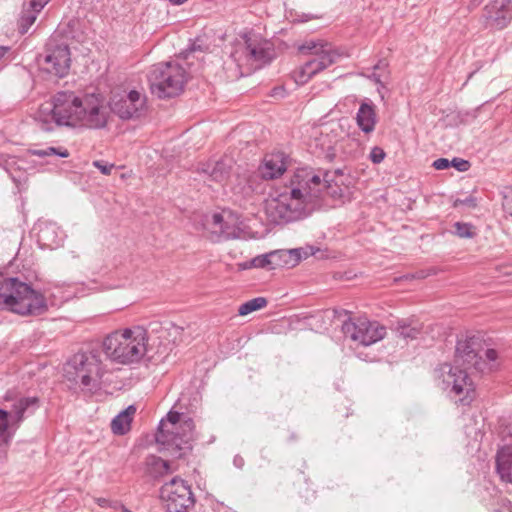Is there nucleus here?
<instances>
[{
	"label": "nucleus",
	"instance_id": "f257e3e1",
	"mask_svg": "<svg viewBox=\"0 0 512 512\" xmlns=\"http://www.w3.org/2000/svg\"><path fill=\"white\" fill-rule=\"evenodd\" d=\"M330 172L321 176L313 168H298L276 198L266 205V214L275 224L304 219L320 206L323 193L334 195Z\"/></svg>",
	"mask_w": 512,
	"mask_h": 512
},
{
	"label": "nucleus",
	"instance_id": "f03ea898",
	"mask_svg": "<svg viewBox=\"0 0 512 512\" xmlns=\"http://www.w3.org/2000/svg\"><path fill=\"white\" fill-rule=\"evenodd\" d=\"M35 120L46 132L55 126L101 129L107 124L108 110L103 99L94 94L81 98L72 91H59L51 104L39 108Z\"/></svg>",
	"mask_w": 512,
	"mask_h": 512
},
{
	"label": "nucleus",
	"instance_id": "7ed1b4c3",
	"mask_svg": "<svg viewBox=\"0 0 512 512\" xmlns=\"http://www.w3.org/2000/svg\"><path fill=\"white\" fill-rule=\"evenodd\" d=\"M45 296L16 277L0 274V310H8L21 316H36L46 312Z\"/></svg>",
	"mask_w": 512,
	"mask_h": 512
},
{
	"label": "nucleus",
	"instance_id": "20e7f679",
	"mask_svg": "<svg viewBox=\"0 0 512 512\" xmlns=\"http://www.w3.org/2000/svg\"><path fill=\"white\" fill-rule=\"evenodd\" d=\"M147 341V329L135 326L107 335L102 350L111 361L126 365L142 359L147 351Z\"/></svg>",
	"mask_w": 512,
	"mask_h": 512
},
{
	"label": "nucleus",
	"instance_id": "39448f33",
	"mask_svg": "<svg viewBox=\"0 0 512 512\" xmlns=\"http://www.w3.org/2000/svg\"><path fill=\"white\" fill-rule=\"evenodd\" d=\"M194 421L176 411L168 412L165 419L159 423L155 434L157 444L175 458H182L192 450V442L195 439Z\"/></svg>",
	"mask_w": 512,
	"mask_h": 512
},
{
	"label": "nucleus",
	"instance_id": "423d86ee",
	"mask_svg": "<svg viewBox=\"0 0 512 512\" xmlns=\"http://www.w3.org/2000/svg\"><path fill=\"white\" fill-rule=\"evenodd\" d=\"M147 79L151 93L160 99H166L182 93L187 82V73L177 62H160L150 68Z\"/></svg>",
	"mask_w": 512,
	"mask_h": 512
},
{
	"label": "nucleus",
	"instance_id": "0eeeda50",
	"mask_svg": "<svg viewBox=\"0 0 512 512\" xmlns=\"http://www.w3.org/2000/svg\"><path fill=\"white\" fill-rule=\"evenodd\" d=\"M64 371L70 382L81 384L89 390L98 387L104 373L100 352L90 350L74 354L66 363Z\"/></svg>",
	"mask_w": 512,
	"mask_h": 512
},
{
	"label": "nucleus",
	"instance_id": "6e6552de",
	"mask_svg": "<svg viewBox=\"0 0 512 512\" xmlns=\"http://www.w3.org/2000/svg\"><path fill=\"white\" fill-rule=\"evenodd\" d=\"M467 370L449 363L440 364L435 370L436 377L442 381L444 389H450L455 395H463L459 399L463 405L472 402L475 391Z\"/></svg>",
	"mask_w": 512,
	"mask_h": 512
},
{
	"label": "nucleus",
	"instance_id": "1a4fd4ad",
	"mask_svg": "<svg viewBox=\"0 0 512 512\" xmlns=\"http://www.w3.org/2000/svg\"><path fill=\"white\" fill-rule=\"evenodd\" d=\"M160 498L167 512H189L195 504L191 487L178 476L160 488Z\"/></svg>",
	"mask_w": 512,
	"mask_h": 512
},
{
	"label": "nucleus",
	"instance_id": "9d476101",
	"mask_svg": "<svg viewBox=\"0 0 512 512\" xmlns=\"http://www.w3.org/2000/svg\"><path fill=\"white\" fill-rule=\"evenodd\" d=\"M342 332L352 341L363 346H370L385 337L386 327L377 321L359 317L345 321L342 325Z\"/></svg>",
	"mask_w": 512,
	"mask_h": 512
},
{
	"label": "nucleus",
	"instance_id": "9b49d317",
	"mask_svg": "<svg viewBox=\"0 0 512 512\" xmlns=\"http://www.w3.org/2000/svg\"><path fill=\"white\" fill-rule=\"evenodd\" d=\"M203 226L213 242L239 238L241 234L239 218L227 210L205 215Z\"/></svg>",
	"mask_w": 512,
	"mask_h": 512
},
{
	"label": "nucleus",
	"instance_id": "f8f14e48",
	"mask_svg": "<svg viewBox=\"0 0 512 512\" xmlns=\"http://www.w3.org/2000/svg\"><path fill=\"white\" fill-rule=\"evenodd\" d=\"M243 39L244 46L241 55L245 57L248 64L255 69H260L272 61L274 49L271 42L255 33L245 34Z\"/></svg>",
	"mask_w": 512,
	"mask_h": 512
},
{
	"label": "nucleus",
	"instance_id": "ddd939ff",
	"mask_svg": "<svg viewBox=\"0 0 512 512\" xmlns=\"http://www.w3.org/2000/svg\"><path fill=\"white\" fill-rule=\"evenodd\" d=\"M479 347L480 340L475 336L459 339L455 348V362L466 369L483 373L488 368V363L483 360Z\"/></svg>",
	"mask_w": 512,
	"mask_h": 512
},
{
	"label": "nucleus",
	"instance_id": "4468645a",
	"mask_svg": "<svg viewBox=\"0 0 512 512\" xmlns=\"http://www.w3.org/2000/svg\"><path fill=\"white\" fill-rule=\"evenodd\" d=\"M486 27L501 30L512 20V0H493L483 9Z\"/></svg>",
	"mask_w": 512,
	"mask_h": 512
},
{
	"label": "nucleus",
	"instance_id": "2eb2a0df",
	"mask_svg": "<svg viewBox=\"0 0 512 512\" xmlns=\"http://www.w3.org/2000/svg\"><path fill=\"white\" fill-rule=\"evenodd\" d=\"M338 57L339 54L336 51L322 52L315 55L293 72L295 82L297 84L307 83L314 75L335 63Z\"/></svg>",
	"mask_w": 512,
	"mask_h": 512
},
{
	"label": "nucleus",
	"instance_id": "dca6fc26",
	"mask_svg": "<svg viewBox=\"0 0 512 512\" xmlns=\"http://www.w3.org/2000/svg\"><path fill=\"white\" fill-rule=\"evenodd\" d=\"M70 49L67 45L61 44L54 48L47 49L44 57V69L52 75L63 78L70 69Z\"/></svg>",
	"mask_w": 512,
	"mask_h": 512
},
{
	"label": "nucleus",
	"instance_id": "f3484780",
	"mask_svg": "<svg viewBox=\"0 0 512 512\" xmlns=\"http://www.w3.org/2000/svg\"><path fill=\"white\" fill-rule=\"evenodd\" d=\"M145 106V96L136 90H131L125 97L113 100L111 110L121 119L138 117Z\"/></svg>",
	"mask_w": 512,
	"mask_h": 512
},
{
	"label": "nucleus",
	"instance_id": "a211bd4d",
	"mask_svg": "<svg viewBox=\"0 0 512 512\" xmlns=\"http://www.w3.org/2000/svg\"><path fill=\"white\" fill-rule=\"evenodd\" d=\"M288 157L284 152H274L264 157L259 166V174L265 180H272L284 174L287 170Z\"/></svg>",
	"mask_w": 512,
	"mask_h": 512
},
{
	"label": "nucleus",
	"instance_id": "6ab92c4d",
	"mask_svg": "<svg viewBox=\"0 0 512 512\" xmlns=\"http://www.w3.org/2000/svg\"><path fill=\"white\" fill-rule=\"evenodd\" d=\"M424 325L415 317L401 318L391 322L390 329L404 340H416L423 333Z\"/></svg>",
	"mask_w": 512,
	"mask_h": 512
},
{
	"label": "nucleus",
	"instance_id": "aec40b11",
	"mask_svg": "<svg viewBox=\"0 0 512 512\" xmlns=\"http://www.w3.org/2000/svg\"><path fill=\"white\" fill-rule=\"evenodd\" d=\"M231 165L227 159L210 160L198 166L197 171L208 176L211 181L222 183L229 177Z\"/></svg>",
	"mask_w": 512,
	"mask_h": 512
},
{
	"label": "nucleus",
	"instance_id": "412c9836",
	"mask_svg": "<svg viewBox=\"0 0 512 512\" xmlns=\"http://www.w3.org/2000/svg\"><path fill=\"white\" fill-rule=\"evenodd\" d=\"M172 473L170 463L154 454L148 455L144 460V474L153 479L161 480L163 477Z\"/></svg>",
	"mask_w": 512,
	"mask_h": 512
},
{
	"label": "nucleus",
	"instance_id": "4be33fe9",
	"mask_svg": "<svg viewBox=\"0 0 512 512\" xmlns=\"http://www.w3.org/2000/svg\"><path fill=\"white\" fill-rule=\"evenodd\" d=\"M376 121L377 116L373 103L367 101L362 102L356 114V122L358 127L365 134H369L374 131Z\"/></svg>",
	"mask_w": 512,
	"mask_h": 512
},
{
	"label": "nucleus",
	"instance_id": "5701e85b",
	"mask_svg": "<svg viewBox=\"0 0 512 512\" xmlns=\"http://www.w3.org/2000/svg\"><path fill=\"white\" fill-rule=\"evenodd\" d=\"M496 471L504 482H512V447L500 448L496 455Z\"/></svg>",
	"mask_w": 512,
	"mask_h": 512
},
{
	"label": "nucleus",
	"instance_id": "b1692460",
	"mask_svg": "<svg viewBox=\"0 0 512 512\" xmlns=\"http://www.w3.org/2000/svg\"><path fill=\"white\" fill-rule=\"evenodd\" d=\"M136 413V407L129 405L111 421V430L115 435H125L131 429V423Z\"/></svg>",
	"mask_w": 512,
	"mask_h": 512
},
{
	"label": "nucleus",
	"instance_id": "393cba45",
	"mask_svg": "<svg viewBox=\"0 0 512 512\" xmlns=\"http://www.w3.org/2000/svg\"><path fill=\"white\" fill-rule=\"evenodd\" d=\"M271 255L275 256L272 261L277 263L273 264L274 269L278 267H294L301 260L300 250H275L271 252Z\"/></svg>",
	"mask_w": 512,
	"mask_h": 512
},
{
	"label": "nucleus",
	"instance_id": "a878e982",
	"mask_svg": "<svg viewBox=\"0 0 512 512\" xmlns=\"http://www.w3.org/2000/svg\"><path fill=\"white\" fill-rule=\"evenodd\" d=\"M38 239L43 245L50 248L59 246L63 240L62 237H58L57 227L53 224H47L41 228Z\"/></svg>",
	"mask_w": 512,
	"mask_h": 512
},
{
	"label": "nucleus",
	"instance_id": "bb28decb",
	"mask_svg": "<svg viewBox=\"0 0 512 512\" xmlns=\"http://www.w3.org/2000/svg\"><path fill=\"white\" fill-rule=\"evenodd\" d=\"M298 50L303 54H312L314 56L322 52L334 51L330 44L316 40L305 41L298 47Z\"/></svg>",
	"mask_w": 512,
	"mask_h": 512
},
{
	"label": "nucleus",
	"instance_id": "cd10ccee",
	"mask_svg": "<svg viewBox=\"0 0 512 512\" xmlns=\"http://www.w3.org/2000/svg\"><path fill=\"white\" fill-rule=\"evenodd\" d=\"M30 154L33 156H37L40 158L57 156L61 158H67L70 156V153L67 148L63 146L53 147L49 146L43 149H30Z\"/></svg>",
	"mask_w": 512,
	"mask_h": 512
},
{
	"label": "nucleus",
	"instance_id": "c85d7f7f",
	"mask_svg": "<svg viewBox=\"0 0 512 512\" xmlns=\"http://www.w3.org/2000/svg\"><path fill=\"white\" fill-rule=\"evenodd\" d=\"M267 305V299L264 297L253 298L240 305L238 313L241 316L248 315L254 311L264 308Z\"/></svg>",
	"mask_w": 512,
	"mask_h": 512
},
{
	"label": "nucleus",
	"instance_id": "c756f323",
	"mask_svg": "<svg viewBox=\"0 0 512 512\" xmlns=\"http://www.w3.org/2000/svg\"><path fill=\"white\" fill-rule=\"evenodd\" d=\"M37 19V14L35 12L30 11L26 8V5H23V9L21 12V16L19 19V31L21 34H25L28 32L29 28L34 24Z\"/></svg>",
	"mask_w": 512,
	"mask_h": 512
},
{
	"label": "nucleus",
	"instance_id": "7c9ffc66",
	"mask_svg": "<svg viewBox=\"0 0 512 512\" xmlns=\"http://www.w3.org/2000/svg\"><path fill=\"white\" fill-rule=\"evenodd\" d=\"M275 256L271 255V252L259 255L251 259V264L254 265V268H269L274 269L273 264H276L272 261Z\"/></svg>",
	"mask_w": 512,
	"mask_h": 512
},
{
	"label": "nucleus",
	"instance_id": "2f4dec72",
	"mask_svg": "<svg viewBox=\"0 0 512 512\" xmlns=\"http://www.w3.org/2000/svg\"><path fill=\"white\" fill-rule=\"evenodd\" d=\"M455 234L461 238H471L474 236L473 226L469 223L456 222L454 224Z\"/></svg>",
	"mask_w": 512,
	"mask_h": 512
},
{
	"label": "nucleus",
	"instance_id": "473e14b6",
	"mask_svg": "<svg viewBox=\"0 0 512 512\" xmlns=\"http://www.w3.org/2000/svg\"><path fill=\"white\" fill-rule=\"evenodd\" d=\"M485 358H483L484 361L488 363V368L483 372H489L496 368V360L498 358V353L495 349H487L484 352Z\"/></svg>",
	"mask_w": 512,
	"mask_h": 512
},
{
	"label": "nucleus",
	"instance_id": "72a5a7b5",
	"mask_svg": "<svg viewBox=\"0 0 512 512\" xmlns=\"http://www.w3.org/2000/svg\"><path fill=\"white\" fill-rule=\"evenodd\" d=\"M503 210L512 216V189L509 188L502 193Z\"/></svg>",
	"mask_w": 512,
	"mask_h": 512
},
{
	"label": "nucleus",
	"instance_id": "f704fd0d",
	"mask_svg": "<svg viewBox=\"0 0 512 512\" xmlns=\"http://www.w3.org/2000/svg\"><path fill=\"white\" fill-rule=\"evenodd\" d=\"M48 1L49 0H29L28 2L24 3V5H26L28 10L33 11L38 15V13L44 8Z\"/></svg>",
	"mask_w": 512,
	"mask_h": 512
},
{
	"label": "nucleus",
	"instance_id": "c9c22d12",
	"mask_svg": "<svg viewBox=\"0 0 512 512\" xmlns=\"http://www.w3.org/2000/svg\"><path fill=\"white\" fill-rule=\"evenodd\" d=\"M460 206H467L469 208H475L477 206V199L476 197L470 195L465 197L464 199H456L453 202V207L457 208Z\"/></svg>",
	"mask_w": 512,
	"mask_h": 512
},
{
	"label": "nucleus",
	"instance_id": "e433bc0d",
	"mask_svg": "<svg viewBox=\"0 0 512 512\" xmlns=\"http://www.w3.org/2000/svg\"><path fill=\"white\" fill-rule=\"evenodd\" d=\"M385 156L386 154L384 150L378 146L373 147L370 152V159L375 164L381 163L384 160Z\"/></svg>",
	"mask_w": 512,
	"mask_h": 512
},
{
	"label": "nucleus",
	"instance_id": "4c0bfd02",
	"mask_svg": "<svg viewBox=\"0 0 512 512\" xmlns=\"http://www.w3.org/2000/svg\"><path fill=\"white\" fill-rule=\"evenodd\" d=\"M93 166L97 167L104 175H110L114 169V164H110L101 160L94 161Z\"/></svg>",
	"mask_w": 512,
	"mask_h": 512
},
{
	"label": "nucleus",
	"instance_id": "58836bf2",
	"mask_svg": "<svg viewBox=\"0 0 512 512\" xmlns=\"http://www.w3.org/2000/svg\"><path fill=\"white\" fill-rule=\"evenodd\" d=\"M450 163L451 166L455 167L460 172H465L470 168L469 161L461 158H453V160L450 161Z\"/></svg>",
	"mask_w": 512,
	"mask_h": 512
},
{
	"label": "nucleus",
	"instance_id": "ea45409f",
	"mask_svg": "<svg viewBox=\"0 0 512 512\" xmlns=\"http://www.w3.org/2000/svg\"><path fill=\"white\" fill-rule=\"evenodd\" d=\"M451 166V163L448 159L446 158H439V159H436L434 162H433V167L436 169V170H444V169H447L448 167Z\"/></svg>",
	"mask_w": 512,
	"mask_h": 512
},
{
	"label": "nucleus",
	"instance_id": "a19ab883",
	"mask_svg": "<svg viewBox=\"0 0 512 512\" xmlns=\"http://www.w3.org/2000/svg\"><path fill=\"white\" fill-rule=\"evenodd\" d=\"M4 415L3 412L0 411V417H2ZM0 421H2V418H0ZM0 445L2 443H5L7 444L11 439L10 438H6V434L3 432V427H4V424L1 423L0 424ZM4 458V452L0 450V460H2Z\"/></svg>",
	"mask_w": 512,
	"mask_h": 512
},
{
	"label": "nucleus",
	"instance_id": "79ce46f5",
	"mask_svg": "<svg viewBox=\"0 0 512 512\" xmlns=\"http://www.w3.org/2000/svg\"><path fill=\"white\" fill-rule=\"evenodd\" d=\"M367 78L374 81L376 84L384 87V84L381 81L382 73H378L377 71H373L371 74L367 75Z\"/></svg>",
	"mask_w": 512,
	"mask_h": 512
},
{
	"label": "nucleus",
	"instance_id": "37998d69",
	"mask_svg": "<svg viewBox=\"0 0 512 512\" xmlns=\"http://www.w3.org/2000/svg\"><path fill=\"white\" fill-rule=\"evenodd\" d=\"M95 502L98 506H100L102 508L112 507V502L107 498L98 497V498H95Z\"/></svg>",
	"mask_w": 512,
	"mask_h": 512
},
{
	"label": "nucleus",
	"instance_id": "c03bdc74",
	"mask_svg": "<svg viewBox=\"0 0 512 512\" xmlns=\"http://www.w3.org/2000/svg\"><path fill=\"white\" fill-rule=\"evenodd\" d=\"M387 67H388L387 61L384 59H381L378 61L377 64H375L373 66V70L374 71H386Z\"/></svg>",
	"mask_w": 512,
	"mask_h": 512
},
{
	"label": "nucleus",
	"instance_id": "a18cd8bd",
	"mask_svg": "<svg viewBox=\"0 0 512 512\" xmlns=\"http://www.w3.org/2000/svg\"><path fill=\"white\" fill-rule=\"evenodd\" d=\"M233 462H234V465H235L237 468H242V467L244 466V459H243L241 456H239V455H236V456L234 457Z\"/></svg>",
	"mask_w": 512,
	"mask_h": 512
},
{
	"label": "nucleus",
	"instance_id": "49530a36",
	"mask_svg": "<svg viewBox=\"0 0 512 512\" xmlns=\"http://www.w3.org/2000/svg\"><path fill=\"white\" fill-rule=\"evenodd\" d=\"M10 47L8 46H0V61L4 58V56L8 53Z\"/></svg>",
	"mask_w": 512,
	"mask_h": 512
},
{
	"label": "nucleus",
	"instance_id": "de8ad7c7",
	"mask_svg": "<svg viewBox=\"0 0 512 512\" xmlns=\"http://www.w3.org/2000/svg\"><path fill=\"white\" fill-rule=\"evenodd\" d=\"M239 267H240L241 270H246V269L253 268L254 265L251 264V260H250V261H246L244 263H240Z\"/></svg>",
	"mask_w": 512,
	"mask_h": 512
},
{
	"label": "nucleus",
	"instance_id": "09e8293b",
	"mask_svg": "<svg viewBox=\"0 0 512 512\" xmlns=\"http://www.w3.org/2000/svg\"><path fill=\"white\" fill-rule=\"evenodd\" d=\"M424 277H425V275L423 272L418 273L417 275L412 274V275L406 276V278H424Z\"/></svg>",
	"mask_w": 512,
	"mask_h": 512
},
{
	"label": "nucleus",
	"instance_id": "8fccbe9b",
	"mask_svg": "<svg viewBox=\"0 0 512 512\" xmlns=\"http://www.w3.org/2000/svg\"><path fill=\"white\" fill-rule=\"evenodd\" d=\"M174 5H181L185 3L187 0H169Z\"/></svg>",
	"mask_w": 512,
	"mask_h": 512
},
{
	"label": "nucleus",
	"instance_id": "3c124183",
	"mask_svg": "<svg viewBox=\"0 0 512 512\" xmlns=\"http://www.w3.org/2000/svg\"><path fill=\"white\" fill-rule=\"evenodd\" d=\"M190 50L191 51H197V50H201V46L200 45H196V43H193L190 47Z\"/></svg>",
	"mask_w": 512,
	"mask_h": 512
},
{
	"label": "nucleus",
	"instance_id": "603ef678",
	"mask_svg": "<svg viewBox=\"0 0 512 512\" xmlns=\"http://www.w3.org/2000/svg\"><path fill=\"white\" fill-rule=\"evenodd\" d=\"M334 156H335V153H334V152H330V150L328 151V153H327V155H326V157H327L330 161H332V160H333Z\"/></svg>",
	"mask_w": 512,
	"mask_h": 512
},
{
	"label": "nucleus",
	"instance_id": "864d4df0",
	"mask_svg": "<svg viewBox=\"0 0 512 512\" xmlns=\"http://www.w3.org/2000/svg\"><path fill=\"white\" fill-rule=\"evenodd\" d=\"M297 438H298V437H297V435H296L294 432H292V433L290 434V436H289V440H290V441H295V440H297Z\"/></svg>",
	"mask_w": 512,
	"mask_h": 512
},
{
	"label": "nucleus",
	"instance_id": "5fc2aeb1",
	"mask_svg": "<svg viewBox=\"0 0 512 512\" xmlns=\"http://www.w3.org/2000/svg\"><path fill=\"white\" fill-rule=\"evenodd\" d=\"M153 325H157V323H149V328H151L152 331H156V328H154Z\"/></svg>",
	"mask_w": 512,
	"mask_h": 512
},
{
	"label": "nucleus",
	"instance_id": "6e6d98bb",
	"mask_svg": "<svg viewBox=\"0 0 512 512\" xmlns=\"http://www.w3.org/2000/svg\"><path fill=\"white\" fill-rule=\"evenodd\" d=\"M239 53V51H235V53L233 54V57H236V55ZM236 61H239V58H235Z\"/></svg>",
	"mask_w": 512,
	"mask_h": 512
}]
</instances>
